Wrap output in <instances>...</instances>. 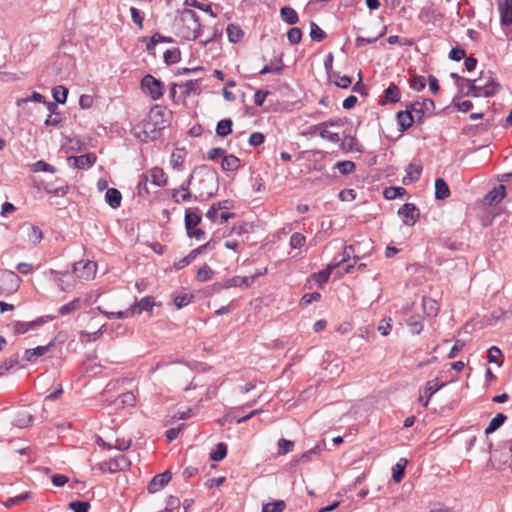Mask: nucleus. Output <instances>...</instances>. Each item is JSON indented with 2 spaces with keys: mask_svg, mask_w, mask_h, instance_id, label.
I'll use <instances>...</instances> for the list:
<instances>
[{
  "mask_svg": "<svg viewBox=\"0 0 512 512\" xmlns=\"http://www.w3.org/2000/svg\"><path fill=\"white\" fill-rule=\"evenodd\" d=\"M148 176L146 174H142L141 178L137 184V193L140 197H145L149 194L147 188Z\"/></svg>",
  "mask_w": 512,
  "mask_h": 512,
  "instance_id": "60",
  "label": "nucleus"
},
{
  "mask_svg": "<svg viewBox=\"0 0 512 512\" xmlns=\"http://www.w3.org/2000/svg\"><path fill=\"white\" fill-rule=\"evenodd\" d=\"M97 270V264L93 261H79L73 266V272L77 278L91 280L94 278Z\"/></svg>",
  "mask_w": 512,
  "mask_h": 512,
  "instance_id": "7",
  "label": "nucleus"
},
{
  "mask_svg": "<svg viewBox=\"0 0 512 512\" xmlns=\"http://www.w3.org/2000/svg\"><path fill=\"white\" fill-rule=\"evenodd\" d=\"M172 478L170 471H164L163 473L155 475L149 482L147 489L149 493H156L169 483Z\"/></svg>",
  "mask_w": 512,
  "mask_h": 512,
  "instance_id": "11",
  "label": "nucleus"
},
{
  "mask_svg": "<svg viewBox=\"0 0 512 512\" xmlns=\"http://www.w3.org/2000/svg\"><path fill=\"white\" fill-rule=\"evenodd\" d=\"M179 88L181 89L183 98H186L190 94H199L201 91L199 80L186 81L185 83L179 84Z\"/></svg>",
  "mask_w": 512,
  "mask_h": 512,
  "instance_id": "23",
  "label": "nucleus"
},
{
  "mask_svg": "<svg viewBox=\"0 0 512 512\" xmlns=\"http://www.w3.org/2000/svg\"><path fill=\"white\" fill-rule=\"evenodd\" d=\"M310 37L313 41L320 42L326 38V33L315 22H311Z\"/></svg>",
  "mask_w": 512,
  "mask_h": 512,
  "instance_id": "49",
  "label": "nucleus"
},
{
  "mask_svg": "<svg viewBox=\"0 0 512 512\" xmlns=\"http://www.w3.org/2000/svg\"><path fill=\"white\" fill-rule=\"evenodd\" d=\"M47 320L44 319V317H40L34 321H30V322H21V321H17L13 324V329H14V333L15 334H23L25 332H27L28 330L30 329H33L37 326H40L42 325L43 323H45Z\"/></svg>",
  "mask_w": 512,
  "mask_h": 512,
  "instance_id": "18",
  "label": "nucleus"
},
{
  "mask_svg": "<svg viewBox=\"0 0 512 512\" xmlns=\"http://www.w3.org/2000/svg\"><path fill=\"white\" fill-rule=\"evenodd\" d=\"M186 155L187 152L184 148H176L170 156V164L172 168L181 171L183 169Z\"/></svg>",
  "mask_w": 512,
  "mask_h": 512,
  "instance_id": "19",
  "label": "nucleus"
},
{
  "mask_svg": "<svg viewBox=\"0 0 512 512\" xmlns=\"http://www.w3.org/2000/svg\"><path fill=\"white\" fill-rule=\"evenodd\" d=\"M233 122L231 119H223L217 123L216 134L220 137H226L232 133Z\"/></svg>",
  "mask_w": 512,
  "mask_h": 512,
  "instance_id": "39",
  "label": "nucleus"
},
{
  "mask_svg": "<svg viewBox=\"0 0 512 512\" xmlns=\"http://www.w3.org/2000/svg\"><path fill=\"white\" fill-rule=\"evenodd\" d=\"M275 61L278 65H273V63L271 62L269 65H265L260 71H259V74L260 75H264V74H267V73H276V74H280L282 72V69H283V64H282V61H283V54H281L278 58H275Z\"/></svg>",
  "mask_w": 512,
  "mask_h": 512,
  "instance_id": "40",
  "label": "nucleus"
},
{
  "mask_svg": "<svg viewBox=\"0 0 512 512\" xmlns=\"http://www.w3.org/2000/svg\"><path fill=\"white\" fill-rule=\"evenodd\" d=\"M68 89L59 85L53 89V97L57 103L64 104L67 100Z\"/></svg>",
  "mask_w": 512,
  "mask_h": 512,
  "instance_id": "51",
  "label": "nucleus"
},
{
  "mask_svg": "<svg viewBox=\"0 0 512 512\" xmlns=\"http://www.w3.org/2000/svg\"><path fill=\"white\" fill-rule=\"evenodd\" d=\"M407 460L401 458L392 468V478L395 483H399L402 481L405 473V468L407 466Z\"/></svg>",
  "mask_w": 512,
  "mask_h": 512,
  "instance_id": "32",
  "label": "nucleus"
},
{
  "mask_svg": "<svg viewBox=\"0 0 512 512\" xmlns=\"http://www.w3.org/2000/svg\"><path fill=\"white\" fill-rule=\"evenodd\" d=\"M422 308H423L424 313L428 317H435L439 311L438 303L430 297H423Z\"/></svg>",
  "mask_w": 512,
  "mask_h": 512,
  "instance_id": "29",
  "label": "nucleus"
},
{
  "mask_svg": "<svg viewBox=\"0 0 512 512\" xmlns=\"http://www.w3.org/2000/svg\"><path fill=\"white\" fill-rule=\"evenodd\" d=\"M82 307V301L80 298H75L72 301L62 305L59 308V313L61 315H68L71 314L77 310H79Z\"/></svg>",
  "mask_w": 512,
  "mask_h": 512,
  "instance_id": "38",
  "label": "nucleus"
},
{
  "mask_svg": "<svg viewBox=\"0 0 512 512\" xmlns=\"http://www.w3.org/2000/svg\"><path fill=\"white\" fill-rule=\"evenodd\" d=\"M256 280V276H234L232 278L226 279L223 282L222 286H219V288H232V287H250Z\"/></svg>",
  "mask_w": 512,
  "mask_h": 512,
  "instance_id": "14",
  "label": "nucleus"
},
{
  "mask_svg": "<svg viewBox=\"0 0 512 512\" xmlns=\"http://www.w3.org/2000/svg\"><path fill=\"white\" fill-rule=\"evenodd\" d=\"M280 14L283 21H285L289 25H294L299 20L297 12L293 8L288 6L281 8Z\"/></svg>",
  "mask_w": 512,
  "mask_h": 512,
  "instance_id": "37",
  "label": "nucleus"
},
{
  "mask_svg": "<svg viewBox=\"0 0 512 512\" xmlns=\"http://www.w3.org/2000/svg\"><path fill=\"white\" fill-rule=\"evenodd\" d=\"M21 279L13 271H0V294L9 295L17 291Z\"/></svg>",
  "mask_w": 512,
  "mask_h": 512,
  "instance_id": "4",
  "label": "nucleus"
},
{
  "mask_svg": "<svg viewBox=\"0 0 512 512\" xmlns=\"http://www.w3.org/2000/svg\"><path fill=\"white\" fill-rule=\"evenodd\" d=\"M201 220V215L197 212L192 211L190 208L185 210V228L187 231L196 228L200 224Z\"/></svg>",
  "mask_w": 512,
  "mask_h": 512,
  "instance_id": "27",
  "label": "nucleus"
},
{
  "mask_svg": "<svg viewBox=\"0 0 512 512\" xmlns=\"http://www.w3.org/2000/svg\"><path fill=\"white\" fill-rule=\"evenodd\" d=\"M96 159L97 158L94 153H87L80 156H71L68 158V162L74 168L88 169L95 164Z\"/></svg>",
  "mask_w": 512,
  "mask_h": 512,
  "instance_id": "10",
  "label": "nucleus"
},
{
  "mask_svg": "<svg viewBox=\"0 0 512 512\" xmlns=\"http://www.w3.org/2000/svg\"><path fill=\"white\" fill-rule=\"evenodd\" d=\"M398 125L400 126V131H406L410 127H412L413 123L416 122V118L412 113L409 105H406V109L404 111H399L396 114Z\"/></svg>",
  "mask_w": 512,
  "mask_h": 512,
  "instance_id": "15",
  "label": "nucleus"
},
{
  "mask_svg": "<svg viewBox=\"0 0 512 512\" xmlns=\"http://www.w3.org/2000/svg\"><path fill=\"white\" fill-rule=\"evenodd\" d=\"M164 62L167 65L178 63L181 59V52L178 48L168 49L164 52Z\"/></svg>",
  "mask_w": 512,
  "mask_h": 512,
  "instance_id": "42",
  "label": "nucleus"
},
{
  "mask_svg": "<svg viewBox=\"0 0 512 512\" xmlns=\"http://www.w3.org/2000/svg\"><path fill=\"white\" fill-rule=\"evenodd\" d=\"M483 77H478L477 79H473V97H492L495 95L494 88L491 86L482 85Z\"/></svg>",
  "mask_w": 512,
  "mask_h": 512,
  "instance_id": "17",
  "label": "nucleus"
},
{
  "mask_svg": "<svg viewBox=\"0 0 512 512\" xmlns=\"http://www.w3.org/2000/svg\"><path fill=\"white\" fill-rule=\"evenodd\" d=\"M506 419L507 416L504 415L503 413L496 414V416L490 420L488 426L486 427L485 434L488 435L495 432L499 427H501L504 424Z\"/></svg>",
  "mask_w": 512,
  "mask_h": 512,
  "instance_id": "35",
  "label": "nucleus"
},
{
  "mask_svg": "<svg viewBox=\"0 0 512 512\" xmlns=\"http://www.w3.org/2000/svg\"><path fill=\"white\" fill-rule=\"evenodd\" d=\"M149 175L151 177V182L159 187L165 186L167 184V175L162 168L154 167L149 171Z\"/></svg>",
  "mask_w": 512,
  "mask_h": 512,
  "instance_id": "25",
  "label": "nucleus"
},
{
  "mask_svg": "<svg viewBox=\"0 0 512 512\" xmlns=\"http://www.w3.org/2000/svg\"><path fill=\"white\" fill-rule=\"evenodd\" d=\"M33 171H35V172L43 171V172L54 173L56 171V169L53 166H51L50 164H48L47 162H45L43 160H39L33 164Z\"/></svg>",
  "mask_w": 512,
  "mask_h": 512,
  "instance_id": "63",
  "label": "nucleus"
},
{
  "mask_svg": "<svg viewBox=\"0 0 512 512\" xmlns=\"http://www.w3.org/2000/svg\"><path fill=\"white\" fill-rule=\"evenodd\" d=\"M320 450V446L316 445L315 447L311 448L310 450L302 453L298 459L296 460L297 463H308L312 460V456L316 455L318 451Z\"/></svg>",
  "mask_w": 512,
  "mask_h": 512,
  "instance_id": "58",
  "label": "nucleus"
},
{
  "mask_svg": "<svg viewBox=\"0 0 512 512\" xmlns=\"http://www.w3.org/2000/svg\"><path fill=\"white\" fill-rule=\"evenodd\" d=\"M213 275L212 269L208 265H204L197 271L196 279L200 282H205L211 279Z\"/></svg>",
  "mask_w": 512,
  "mask_h": 512,
  "instance_id": "55",
  "label": "nucleus"
},
{
  "mask_svg": "<svg viewBox=\"0 0 512 512\" xmlns=\"http://www.w3.org/2000/svg\"><path fill=\"white\" fill-rule=\"evenodd\" d=\"M398 215L405 225L414 226L419 219V210L413 203H406L398 210Z\"/></svg>",
  "mask_w": 512,
  "mask_h": 512,
  "instance_id": "8",
  "label": "nucleus"
},
{
  "mask_svg": "<svg viewBox=\"0 0 512 512\" xmlns=\"http://www.w3.org/2000/svg\"><path fill=\"white\" fill-rule=\"evenodd\" d=\"M450 196V190L442 178H436L435 180V198L437 200H444Z\"/></svg>",
  "mask_w": 512,
  "mask_h": 512,
  "instance_id": "28",
  "label": "nucleus"
},
{
  "mask_svg": "<svg viewBox=\"0 0 512 512\" xmlns=\"http://www.w3.org/2000/svg\"><path fill=\"white\" fill-rule=\"evenodd\" d=\"M27 237H28L29 242L36 245L41 242V240L43 238V234L39 227L32 225L28 228Z\"/></svg>",
  "mask_w": 512,
  "mask_h": 512,
  "instance_id": "46",
  "label": "nucleus"
},
{
  "mask_svg": "<svg viewBox=\"0 0 512 512\" xmlns=\"http://www.w3.org/2000/svg\"><path fill=\"white\" fill-rule=\"evenodd\" d=\"M408 105L416 118V123L420 124L423 123L424 116L427 113L431 115L435 109V103L430 98H424L422 101H415Z\"/></svg>",
  "mask_w": 512,
  "mask_h": 512,
  "instance_id": "5",
  "label": "nucleus"
},
{
  "mask_svg": "<svg viewBox=\"0 0 512 512\" xmlns=\"http://www.w3.org/2000/svg\"><path fill=\"white\" fill-rule=\"evenodd\" d=\"M52 346L53 344L49 343L48 345L45 346H37L36 348L33 349H26L24 353L25 359L28 362H35L37 357L45 355Z\"/></svg>",
  "mask_w": 512,
  "mask_h": 512,
  "instance_id": "21",
  "label": "nucleus"
},
{
  "mask_svg": "<svg viewBox=\"0 0 512 512\" xmlns=\"http://www.w3.org/2000/svg\"><path fill=\"white\" fill-rule=\"evenodd\" d=\"M328 80L342 89H347L352 84V78L350 76L340 75L337 71L330 73V75H328Z\"/></svg>",
  "mask_w": 512,
  "mask_h": 512,
  "instance_id": "20",
  "label": "nucleus"
},
{
  "mask_svg": "<svg viewBox=\"0 0 512 512\" xmlns=\"http://www.w3.org/2000/svg\"><path fill=\"white\" fill-rule=\"evenodd\" d=\"M185 4L188 6L195 7L199 10H202V11L208 13L213 18L217 17V14L212 10L211 4H204L197 0H186Z\"/></svg>",
  "mask_w": 512,
  "mask_h": 512,
  "instance_id": "45",
  "label": "nucleus"
},
{
  "mask_svg": "<svg viewBox=\"0 0 512 512\" xmlns=\"http://www.w3.org/2000/svg\"><path fill=\"white\" fill-rule=\"evenodd\" d=\"M406 324L412 334L418 335L423 330V322L420 315H412L406 320Z\"/></svg>",
  "mask_w": 512,
  "mask_h": 512,
  "instance_id": "33",
  "label": "nucleus"
},
{
  "mask_svg": "<svg viewBox=\"0 0 512 512\" xmlns=\"http://www.w3.org/2000/svg\"><path fill=\"white\" fill-rule=\"evenodd\" d=\"M338 267H339V263H331L326 267V269L319 271L318 273H314L312 275V278L318 284H320V285L324 284L329 280V277H330L331 273L333 272V270H335Z\"/></svg>",
  "mask_w": 512,
  "mask_h": 512,
  "instance_id": "26",
  "label": "nucleus"
},
{
  "mask_svg": "<svg viewBox=\"0 0 512 512\" xmlns=\"http://www.w3.org/2000/svg\"><path fill=\"white\" fill-rule=\"evenodd\" d=\"M68 506L74 512H88L90 508L89 502L86 501H73L70 502Z\"/></svg>",
  "mask_w": 512,
  "mask_h": 512,
  "instance_id": "61",
  "label": "nucleus"
},
{
  "mask_svg": "<svg viewBox=\"0 0 512 512\" xmlns=\"http://www.w3.org/2000/svg\"><path fill=\"white\" fill-rule=\"evenodd\" d=\"M188 185H192L196 190V201L207 200L218 190V174L207 165L197 166L188 178Z\"/></svg>",
  "mask_w": 512,
  "mask_h": 512,
  "instance_id": "1",
  "label": "nucleus"
},
{
  "mask_svg": "<svg viewBox=\"0 0 512 512\" xmlns=\"http://www.w3.org/2000/svg\"><path fill=\"white\" fill-rule=\"evenodd\" d=\"M407 176L403 178V183L408 184L410 182L416 181L420 178L422 167L415 163H410L406 169Z\"/></svg>",
  "mask_w": 512,
  "mask_h": 512,
  "instance_id": "30",
  "label": "nucleus"
},
{
  "mask_svg": "<svg viewBox=\"0 0 512 512\" xmlns=\"http://www.w3.org/2000/svg\"><path fill=\"white\" fill-rule=\"evenodd\" d=\"M166 114V111L162 107L156 105L150 109L146 116L148 117L149 121H152L156 128L161 131L166 127Z\"/></svg>",
  "mask_w": 512,
  "mask_h": 512,
  "instance_id": "12",
  "label": "nucleus"
},
{
  "mask_svg": "<svg viewBox=\"0 0 512 512\" xmlns=\"http://www.w3.org/2000/svg\"><path fill=\"white\" fill-rule=\"evenodd\" d=\"M31 497V494L29 492H24L20 495H17L15 497H10L6 500L5 502V506L7 508H11L13 507L14 505H18L20 503H22L23 501L29 499Z\"/></svg>",
  "mask_w": 512,
  "mask_h": 512,
  "instance_id": "54",
  "label": "nucleus"
},
{
  "mask_svg": "<svg viewBox=\"0 0 512 512\" xmlns=\"http://www.w3.org/2000/svg\"><path fill=\"white\" fill-rule=\"evenodd\" d=\"M131 133L142 142L154 141L160 135L159 129L156 128L152 121H149L147 116L132 127Z\"/></svg>",
  "mask_w": 512,
  "mask_h": 512,
  "instance_id": "3",
  "label": "nucleus"
},
{
  "mask_svg": "<svg viewBox=\"0 0 512 512\" xmlns=\"http://www.w3.org/2000/svg\"><path fill=\"white\" fill-rule=\"evenodd\" d=\"M336 167L339 169V172L343 175L352 173L356 168L354 162L348 160L337 162Z\"/></svg>",
  "mask_w": 512,
  "mask_h": 512,
  "instance_id": "57",
  "label": "nucleus"
},
{
  "mask_svg": "<svg viewBox=\"0 0 512 512\" xmlns=\"http://www.w3.org/2000/svg\"><path fill=\"white\" fill-rule=\"evenodd\" d=\"M500 23L502 26L512 24V0H498Z\"/></svg>",
  "mask_w": 512,
  "mask_h": 512,
  "instance_id": "13",
  "label": "nucleus"
},
{
  "mask_svg": "<svg viewBox=\"0 0 512 512\" xmlns=\"http://www.w3.org/2000/svg\"><path fill=\"white\" fill-rule=\"evenodd\" d=\"M286 507L283 500H276L263 505L262 512H282Z\"/></svg>",
  "mask_w": 512,
  "mask_h": 512,
  "instance_id": "47",
  "label": "nucleus"
},
{
  "mask_svg": "<svg viewBox=\"0 0 512 512\" xmlns=\"http://www.w3.org/2000/svg\"><path fill=\"white\" fill-rule=\"evenodd\" d=\"M406 194V190L403 187H387L383 191V195L388 200H394Z\"/></svg>",
  "mask_w": 512,
  "mask_h": 512,
  "instance_id": "44",
  "label": "nucleus"
},
{
  "mask_svg": "<svg viewBox=\"0 0 512 512\" xmlns=\"http://www.w3.org/2000/svg\"><path fill=\"white\" fill-rule=\"evenodd\" d=\"M161 35L159 33H155L151 38L143 37L142 42L146 43V50L151 53H154L155 46L160 42Z\"/></svg>",
  "mask_w": 512,
  "mask_h": 512,
  "instance_id": "53",
  "label": "nucleus"
},
{
  "mask_svg": "<svg viewBox=\"0 0 512 512\" xmlns=\"http://www.w3.org/2000/svg\"><path fill=\"white\" fill-rule=\"evenodd\" d=\"M483 77L482 85L485 86H491V88H494L495 94L499 91L500 85L495 81V79L492 76V73L490 71L484 72L481 71L480 76Z\"/></svg>",
  "mask_w": 512,
  "mask_h": 512,
  "instance_id": "50",
  "label": "nucleus"
},
{
  "mask_svg": "<svg viewBox=\"0 0 512 512\" xmlns=\"http://www.w3.org/2000/svg\"><path fill=\"white\" fill-rule=\"evenodd\" d=\"M305 237L301 233H293L290 237V245L294 249H299L305 244Z\"/></svg>",
  "mask_w": 512,
  "mask_h": 512,
  "instance_id": "62",
  "label": "nucleus"
},
{
  "mask_svg": "<svg viewBox=\"0 0 512 512\" xmlns=\"http://www.w3.org/2000/svg\"><path fill=\"white\" fill-rule=\"evenodd\" d=\"M221 167L224 171H236L240 167V160L234 155H225Z\"/></svg>",
  "mask_w": 512,
  "mask_h": 512,
  "instance_id": "34",
  "label": "nucleus"
},
{
  "mask_svg": "<svg viewBox=\"0 0 512 512\" xmlns=\"http://www.w3.org/2000/svg\"><path fill=\"white\" fill-rule=\"evenodd\" d=\"M141 86L143 89L147 90L153 100H158L163 96V83L150 74H147L142 78Z\"/></svg>",
  "mask_w": 512,
  "mask_h": 512,
  "instance_id": "6",
  "label": "nucleus"
},
{
  "mask_svg": "<svg viewBox=\"0 0 512 512\" xmlns=\"http://www.w3.org/2000/svg\"><path fill=\"white\" fill-rule=\"evenodd\" d=\"M226 31H227L228 39L232 43H236V42L240 41V39L244 35L242 29L235 24H229L227 26Z\"/></svg>",
  "mask_w": 512,
  "mask_h": 512,
  "instance_id": "41",
  "label": "nucleus"
},
{
  "mask_svg": "<svg viewBox=\"0 0 512 512\" xmlns=\"http://www.w3.org/2000/svg\"><path fill=\"white\" fill-rule=\"evenodd\" d=\"M444 385L445 383L438 384L437 378L428 381L424 389L420 391L419 402L422 403L424 407H427L429 404V399L432 397V395L441 389Z\"/></svg>",
  "mask_w": 512,
  "mask_h": 512,
  "instance_id": "9",
  "label": "nucleus"
},
{
  "mask_svg": "<svg viewBox=\"0 0 512 512\" xmlns=\"http://www.w3.org/2000/svg\"><path fill=\"white\" fill-rule=\"evenodd\" d=\"M312 129H319L320 137L332 143H337L340 140L338 133L329 131L328 128H326V124L312 125Z\"/></svg>",
  "mask_w": 512,
  "mask_h": 512,
  "instance_id": "31",
  "label": "nucleus"
},
{
  "mask_svg": "<svg viewBox=\"0 0 512 512\" xmlns=\"http://www.w3.org/2000/svg\"><path fill=\"white\" fill-rule=\"evenodd\" d=\"M506 195V188L504 185L500 184L497 187H494L490 190L484 197V204L486 205H494L500 203Z\"/></svg>",
  "mask_w": 512,
  "mask_h": 512,
  "instance_id": "16",
  "label": "nucleus"
},
{
  "mask_svg": "<svg viewBox=\"0 0 512 512\" xmlns=\"http://www.w3.org/2000/svg\"><path fill=\"white\" fill-rule=\"evenodd\" d=\"M227 454V445L220 442L216 445V449L210 453V459L216 462L223 460Z\"/></svg>",
  "mask_w": 512,
  "mask_h": 512,
  "instance_id": "43",
  "label": "nucleus"
},
{
  "mask_svg": "<svg viewBox=\"0 0 512 512\" xmlns=\"http://www.w3.org/2000/svg\"><path fill=\"white\" fill-rule=\"evenodd\" d=\"M174 27L177 35L185 40H196L201 35L202 25L199 17L188 8L178 11Z\"/></svg>",
  "mask_w": 512,
  "mask_h": 512,
  "instance_id": "2",
  "label": "nucleus"
},
{
  "mask_svg": "<svg viewBox=\"0 0 512 512\" xmlns=\"http://www.w3.org/2000/svg\"><path fill=\"white\" fill-rule=\"evenodd\" d=\"M105 200L111 208L116 209L121 205V192L116 188H108L105 193Z\"/></svg>",
  "mask_w": 512,
  "mask_h": 512,
  "instance_id": "22",
  "label": "nucleus"
},
{
  "mask_svg": "<svg viewBox=\"0 0 512 512\" xmlns=\"http://www.w3.org/2000/svg\"><path fill=\"white\" fill-rule=\"evenodd\" d=\"M154 306L153 298L150 296L142 298L139 302H136L131 307H134V314H140L143 311H151Z\"/></svg>",
  "mask_w": 512,
  "mask_h": 512,
  "instance_id": "36",
  "label": "nucleus"
},
{
  "mask_svg": "<svg viewBox=\"0 0 512 512\" xmlns=\"http://www.w3.org/2000/svg\"><path fill=\"white\" fill-rule=\"evenodd\" d=\"M293 448H294V442L291 440L281 438L278 441V454L279 455H285L288 452L292 451Z\"/></svg>",
  "mask_w": 512,
  "mask_h": 512,
  "instance_id": "56",
  "label": "nucleus"
},
{
  "mask_svg": "<svg viewBox=\"0 0 512 512\" xmlns=\"http://www.w3.org/2000/svg\"><path fill=\"white\" fill-rule=\"evenodd\" d=\"M288 41L292 44H298L302 39V31L300 28L293 27L287 33Z\"/></svg>",
  "mask_w": 512,
  "mask_h": 512,
  "instance_id": "59",
  "label": "nucleus"
},
{
  "mask_svg": "<svg viewBox=\"0 0 512 512\" xmlns=\"http://www.w3.org/2000/svg\"><path fill=\"white\" fill-rule=\"evenodd\" d=\"M400 89L394 83H391L384 91V100L380 104L385 105L386 101L396 103L400 100Z\"/></svg>",
  "mask_w": 512,
  "mask_h": 512,
  "instance_id": "24",
  "label": "nucleus"
},
{
  "mask_svg": "<svg viewBox=\"0 0 512 512\" xmlns=\"http://www.w3.org/2000/svg\"><path fill=\"white\" fill-rule=\"evenodd\" d=\"M391 322H392V319L391 318H385V319H382L381 322L379 323L378 327H377V330L383 335V336H387L389 335L391 329H392V325H391Z\"/></svg>",
  "mask_w": 512,
  "mask_h": 512,
  "instance_id": "64",
  "label": "nucleus"
},
{
  "mask_svg": "<svg viewBox=\"0 0 512 512\" xmlns=\"http://www.w3.org/2000/svg\"><path fill=\"white\" fill-rule=\"evenodd\" d=\"M410 88L414 91L420 92L422 91L426 86V79L424 76L420 75H414L409 80Z\"/></svg>",
  "mask_w": 512,
  "mask_h": 512,
  "instance_id": "48",
  "label": "nucleus"
},
{
  "mask_svg": "<svg viewBox=\"0 0 512 512\" xmlns=\"http://www.w3.org/2000/svg\"><path fill=\"white\" fill-rule=\"evenodd\" d=\"M18 356L15 355L0 365V376L7 374L11 369L18 367Z\"/></svg>",
  "mask_w": 512,
  "mask_h": 512,
  "instance_id": "52",
  "label": "nucleus"
}]
</instances>
